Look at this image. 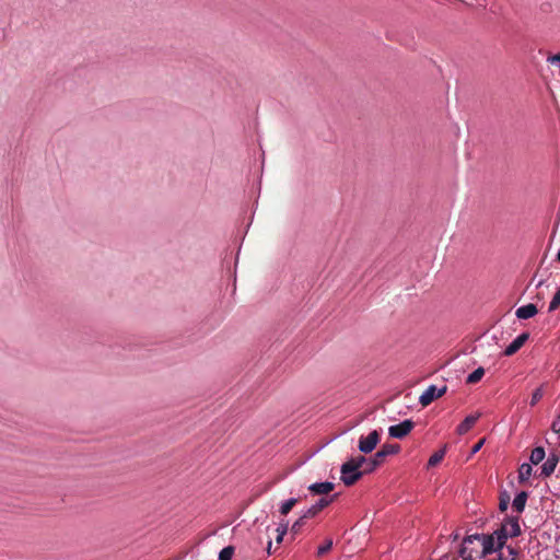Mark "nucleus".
Here are the masks:
<instances>
[{
    "label": "nucleus",
    "mask_w": 560,
    "mask_h": 560,
    "mask_svg": "<svg viewBox=\"0 0 560 560\" xmlns=\"http://www.w3.org/2000/svg\"><path fill=\"white\" fill-rule=\"evenodd\" d=\"M415 428V422L410 419H406L402 422L390 425L388 428V434L394 439H404L407 436L411 430Z\"/></svg>",
    "instance_id": "39448f33"
},
{
    "label": "nucleus",
    "mask_w": 560,
    "mask_h": 560,
    "mask_svg": "<svg viewBox=\"0 0 560 560\" xmlns=\"http://www.w3.org/2000/svg\"><path fill=\"white\" fill-rule=\"evenodd\" d=\"M400 450L398 444H384L369 460L370 468L366 471H373L376 467L383 464L388 455L397 454Z\"/></svg>",
    "instance_id": "f03ea898"
},
{
    "label": "nucleus",
    "mask_w": 560,
    "mask_h": 560,
    "mask_svg": "<svg viewBox=\"0 0 560 560\" xmlns=\"http://www.w3.org/2000/svg\"><path fill=\"white\" fill-rule=\"evenodd\" d=\"M288 533V522H281L277 527L276 542L281 544L285 534Z\"/></svg>",
    "instance_id": "5701e85b"
},
{
    "label": "nucleus",
    "mask_w": 560,
    "mask_h": 560,
    "mask_svg": "<svg viewBox=\"0 0 560 560\" xmlns=\"http://www.w3.org/2000/svg\"><path fill=\"white\" fill-rule=\"evenodd\" d=\"M542 283H544V281H542V280H540V281L537 283V287H538V288H539V287H541V285H542Z\"/></svg>",
    "instance_id": "72a5a7b5"
},
{
    "label": "nucleus",
    "mask_w": 560,
    "mask_h": 560,
    "mask_svg": "<svg viewBox=\"0 0 560 560\" xmlns=\"http://www.w3.org/2000/svg\"><path fill=\"white\" fill-rule=\"evenodd\" d=\"M335 488V485L330 481H324V482H315L308 486V491L312 494H328L331 492Z\"/></svg>",
    "instance_id": "f8f14e48"
},
{
    "label": "nucleus",
    "mask_w": 560,
    "mask_h": 560,
    "mask_svg": "<svg viewBox=\"0 0 560 560\" xmlns=\"http://www.w3.org/2000/svg\"><path fill=\"white\" fill-rule=\"evenodd\" d=\"M233 553L234 548L232 546H228L220 551L219 560H232Z\"/></svg>",
    "instance_id": "393cba45"
},
{
    "label": "nucleus",
    "mask_w": 560,
    "mask_h": 560,
    "mask_svg": "<svg viewBox=\"0 0 560 560\" xmlns=\"http://www.w3.org/2000/svg\"><path fill=\"white\" fill-rule=\"evenodd\" d=\"M481 417L480 412L467 416L456 428V432L459 435L466 434Z\"/></svg>",
    "instance_id": "1a4fd4ad"
},
{
    "label": "nucleus",
    "mask_w": 560,
    "mask_h": 560,
    "mask_svg": "<svg viewBox=\"0 0 560 560\" xmlns=\"http://www.w3.org/2000/svg\"><path fill=\"white\" fill-rule=\"evenodd\" d=\"M557 259L560 261V250L558 252Z\"/></svg>",
    "instance_id": "f704fd0d"
},
{
    "label": "nucleus",
    "mask_w": 560,
    "mask_h": 560,
    "mask_svg": "<svg viewBox=\"0 0 560 560\" xmlns=\"http://www.w3.org/2000/svg\"><path fill=\"white\" fill-rule=\"evenodd\" d=\"M510 502V497L508 494H503L500 498L499 509L504 512L508 509Z\"/></svg>",
    "instance_id": "c85d7f7f"
},
{
    "label": "nucleus",
    "mask_w": 560,
    "mask_h": 560,
    "mask_svg": "<svg viewBox=\"0 0 560 560\" xmlns=\"http://www.w3.org/2000/svg\"><path fill=\"white\" fill-rule=\"evenodd\" d=\"M508 552L510 556V559L508 560H516L520 553L518 550L512 546H508Z\"/></svg>",
    "instance_id": "c756f323"
},
{
    "label": "nucleus",
    "mask_w": 560,
    "mask_h": 560,
    "mask_svg": "<svg viewBox=\"0 0 560 560\" xmlns=\"http://www.w3.org/2000/svg\"><path fill=\"white\" fill-rule=\"evenodd\" d=\"M307 520L308 518H303L302 514L291 526V534L293 536L298 535L301 532L302 527L305 525Z\"/></svg>",
    "instance_id": "b1692460"
},
{
    "label": "nucleus",
    "mask_w": 560,
    "mask_h": 560,
    "mask_svg": "<svg viewBox=\"0 0 560 560\" xmlns=\"http://www.w3.org/2000/svg\"><path fill=\"white\" fill-rule=\"evenodd\" d=\"M559 463V455L552 453L549 455V457L546 459V462L541 466L540 476L542 477H549L553 474L557 465Z\"/></svg>",
    "instance_id": "9b49d317"
},
{
    "label": "nucleus",
    "mask_w": 560,
    "mask_h": 560,
    "mask_svg": "<svg viewBox=\"0 0 560 560\" xmlns=\"http://www.w3.org/2000/svg\"><path fill=\"white\" fill-rule=\"evenodd\" d=\"M445 453H446V445H444L443 448L439 450L438 452H435L434 454H432L430 456V458L428 460V467H434L438 464H440L443 460Z\"/></svg>",
    "instance_id": "f3484780"
},
{
    "label": "nucleus",
    "mask_w": 560,
    "mask_h": 560,
    "mask_svg": "<svg viewBox=\"0 0 560 560\" xmlns=\"http://www.w3.org/2000/svg\"><path fill=\"white\" fill-rule=\"evenodd\" d=\"M544 396L542 387H538L534 390L530 399V405L535 406Z\"/></svg>",
    "instance_id": "cd10ccee"
},
{
    "label": "nucleus",
    "mask_w": 560,
    "mask_h": 560,
    "mask_svg": "<svg viewBox=\"0 0 560 560\" xmlns=\"http://www.w3.org/2000/svg\"><path fill=\"white\" fill-rule=\"evenodd\" d=\"M334 501V497L331 498H320L315 504L310 506L306 511L303 512V518H312L316 516L322 510L327 508Z\"/></svg>",
    "instance_id": "0eeeda50"
},
{
    "label": "nucleus",
    "mask_w": 560,
    "mask_h": 560,
    "mask_svg": "<svg viewBox=\"0 0 560 560\" xmlns=\"http://www.w3.org/2000/svg\"><path fill=\"white\" fill-rule=\"evenodd\" d=\"M559 306H560V288L558 289V291L555 293L552 300L550 301L548 311L553 312Z\"/></svg>",
    "instance_id": "a878e982"
},
{
    "label": "nucleus",
    "mask_w": 560,
    "mask_h": 560,
    "mask_svg": "<svg viewBox=\"0 0 560 560\" xmlns=\"http://www.w3.org/2000/svg\"><path fill=\"white\" fill-rule=\"evenodd\" d=\"M340 472H341V481L346 485V486H352L354 485L362 476H363V471L361 470H345V467H343V464L341 465V468H340Z\"/></svg>",
    "instance_id": "9d476101"
},
{
    "label": "nucleus",
    "mask_w": 560,
    "mask_h": 560,
    "mask_svg": "<svg viewBox=\"0 0 560 560\" xmlns=\"http://www.w3.org/2000/svg\"><path fill=\"white\" fill-rule=\"evenodd\" d=\"M545 458V450L541 446L535 447L529 456V460L533 465H537Z\"/></svg>",
    "instance_id": "6ab92c4d"
},
{
    "label": "nucleus",
    "mask_w": 560,
    "mask_h": 560,
    "mask_svg": "<svg viewBox=\"0 0 560 560\" xmlns=\"http://www.w3.org/2000/svg\"><path fill=\"white\" fill-rule=\"evenodd\" d=\"M368 462L364 456L352 457L346 463H343L345 470H360V467Z\"/></svg>",
    "instance_id": "dca6fc26"
},
{
    "label": "nucleus",
    "mask_w": 560,
    "mask_h": 560,
    "mask_svg": "<svg viewBox=\"0 0 560 560\" xmlns=\"http://www.w3.org/2000/svg\"><path fill=\"white\" fill-rule=\"evenodd\" d=\"M471 544H466V537L463 540V545L459 549V557L463 560H472L474 559V549H471L469 546Z\"/></svg>",
    "instance_id": "a211bd4d"
},
{
    "label": "nucleus",
    "mask_w": 560,
    "mask_h": 560,
    "mask_svg": "<svg viewBox=\"0 0 560 560\" xmlns=\"http://www.w3.org/2000/svg\"><path fill=\"white\" fill-rule=\"evenodd\" d=\"M538 313V310L535 304H526L518 307L515 312V315L518 319H528L534 317Z\"/></svg>",
    "instance_id": "ddd939ff"
},
{
    "label": "nucleus",
    "mask_w": 560,
    "mask_h": 560,
    "mask_svg": "<svg viewBox=\"0 0 560 560\" xmlns=\"http://www.w3.org/2000/svg\"><path fill=\"white\" fill-rule=\"evenodd\" d=\"M483 375H485V369L480 366L467 376L466 383L467 384H476L482 378Z\"/></svg>",
    "instance_id": "4be33fe9"
},
{
    "label": "nucleus",
    "mask_w": 560,
    "mask_h": 560,
    "mask_svg": "<svg viewBox=\"0 0 560 560\" xmlns=\"http://www.w3.org/2000/svg\"><path fill=\"white\" fill-rule=\"evenodd\" d=\"M332 547V539H326L325 542L318 547L317 549V555L318 556H324L325 553H327Z\"/></svg>",
    "instance_id": "bb28decb"
},
{
    "label": "nucleus",
    "mask_w": 560,
    "mask_h": 560,
    "mask_svg": "<svg viewBox=\"0 0 560 560\" xmlns=\"http://www.w3.org/2000/svg\"><path fill=\"white\" fill-rule=\"evenodd\" d=\"M529 338V334L528 332H523L521 335H518L504 350V355L506 357H511L513 355L514 353H516L523 346L524 343L528 340Z\"/></svg>",
    "instance_id": "6e6552de"
},
{
    "label": "nucleus",
    "mask_w": 560,
    "mask_h": 560,
    "mask_svg": "<svg viewBox=\"0 0 560 560\" xmlns=\"http://www.w3.org/2000/svg\"><path fill=\"white\" fill-rule=\"evenodd\" d=\"M272 541L269 539L268 542H267V547H266V551H267V555L270 556L272 553Z\"/></svg>",
    "instance_id": "473e14b6"
},
{
    "label": "nucleus",
    "mask_w": 560,
    "mask_h": 560,
    "mask_svg": "<svg viewBox=\"0 0 560 560\" xmlns=\"http://www.w3.org/2000/svg\"><path fill=\"white\" fill-rule=\"evenodd\" d=\"M527 493L525 491L517 493L512 502L513 510H515L517 513H522L525 509Z\"/></svg>",
    "instance_id": "2eb2a0df"
},
{
    "label": "nucleus",
    "mask_w": 560,
    "mask_h": 560,
    "mask_svg": "<svg viewBox=\"0 0 560 560\" xmlns=\"http://www.w3.org/2000/svg\"><path fill=\"white\" fill-rule=\"evenodd\" d=\"M500 527H505L511 538L518 537L522 534L518 516H506Z\"/></svg>",
    "instance_id": "423d86ee"
},
{
    "label": "nucleus",
    "mask_w": 560,
    "mask_h": 560,
    "mask_svg": "<svg viewBox=\"0 0 560 560\" xmlns=\"http://www.w3.org/2000/svg\"><path fill=\"white\" fill-rule=\"evenodd\" d=\"M551 430L555 432V433H560V415L558 416V418L552 422L551 424Z\"/></svg>",
    "instance_id": "2f4dec72"
},
{
    "label": "nucleus",
    "mask_w": 560,
    "mask_h": 560,
    "mask_svg": "<svg viewBox=\"0 0 560 560\" xmlns=\"http://www.w3.org/2000/svg\"><path fill=\"white\" fill-rule=\"evenodd\" d=\"M447 390V386L438 387L435 385H430L419 397V402L421 406H429L434 399L442 397Z\"/></svg>",
    "instance_id": "20e7f679"
},
{
    "label": "nucleus",
    "mask_w": 560,
    "mask_h": 560,
    "mask_svg": "<svg viewBox=\"0 0 560 560\" xmlns=\"http://www.w3.org/2000/svg\"><path fill=\"white\" fill-rule=\"evenodd\" d=\"M532 471H533V468H532L530 464H527V463L522 464L518 468L520 482H524V481L528 480V478L532 475Z\"/></svg>",
    "instance_id": "aec40b11"
},
{
    "label": "nucleus",
    "mask_w": 560,
    "mask_h": 560,
    "mask_svg": "<svg viewBox=\"0 0 560 560\" xmlns=\"http://www.w3.org/2000/svg\"><path fill=\"white\" fill-rule=\"evenodd\" d=\"M483 443H485V439H481L479 442H477L472 446L470 455H475L476 453H478L480 451V448L482 447Z\"/></svg>",
    "instance_id": "7c9ffc66"
},
{
    "label": "nucleus",
    "mask_w": 560,
    "mask_h": 560,
    "mask_svg": "<svg viewBox=\"0 0 560 560\" xmlns=\"http://www.w3.org/2000/svg\"><path fill=\"white\" fill-rule=\"evenodd\" d=\"M457 538H458V535H457V534H455V535H454V537H453V539H454V540H456Z\"/></svg>",
    "instance_id": "c9c22d12"
},
{
    "label": "nucleus",
    "mask_w": 560,
    "mask_h": 560,
    "mask_svg": "<svg viewBox=\"0 0 560 560\" xmlns=\"http://www.w3.org/2000/svg\"><path fill=\"white\" fill-rule=\"evenodd\" d=\"M492 535L494 536V540L497 542V548H499V550L501 551L503 549V547L505 546L506 544V540L508 538H511L509 535H508V530L505 527H499L498 529H495Z\"/></svg>",
    "instance_id": "4468645a"
},
{
    "label": "nucleus",
    "mask_w": 560,
    "mask_h": 560,
    "mask_svg": "<svg viewBox=\"0 0 560 560\" xmlns=\"http://www.w3.org/2000/svg\"><path fill=\"white\" fill-rule=\"evenodd\" d=\"M479 541L481 544V557H486L493 552H500L497 548V542L492 534H474L466 537V544H474Z\"/></svg>",
    "instance_id": "f257e3e1"
},
{
    "label": "nucleus",
    "mask_w": 560,
    "mask_h": 560,
    "mask_svg": "<svg viewBox=\"0 0 560 560\" xmlns=\"http://www.w3.org/2000/svg\"><path fill=\"white\" fill-rule=\"evenodd\" d=\"M298 502H299V500L296 498H291V499L285 500L284 502L281 503L279 512L282 515H288Z\"/></svg>",
    "instance_id": "412c9836"
},
{
    "label": "nucleus",
    "mask_w": 560,
    "mask_h": 560,
    "mask_svg": "<svg viewBox=\"0 0 560 560\" xmlns=\"http://www.w3.org/2000/svg\"><path fill=\"white\" fill-rule=\"evenodd\" d=\"M381 441L380 431L373 430L366 436L362 435L359 439L358 448L361 453L369 454L374 451Z\"/></svg>",
    "instance_id": "7ed1b4c3"
}]
</instances>
